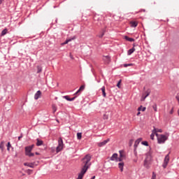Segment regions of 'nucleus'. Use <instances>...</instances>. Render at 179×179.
<instances>
[{
    "label": "nucleus",
    "mask_w": 179,
    "mask_h": 179,
    "mask_svg": "<svg viewBox=\"0 0 179 179\" xmlns=\"http://www.w3.org/2000/svg\"><path fill=\"white\" fill-rule=\"evenodd\" d=\"M145 159L144 160L143 166L145 169H150V164L152 162V152L149 151L145 154Z\"/></svg>",
    "instance_id": "obj_1"
},
{
    "label": "nucleus",
    "mask_w": 179,
    "mask_h": 179,
    "mask_svg": "<svg viewBox=\"0 0 179 179\" xmlns=\"http://www.w3.org/2000/svg\"><path fill=\"white\" fill-rule=\"evenodd\" d=\"M90 160H92V156L90 155H86L85 157L82 159V162L84 166L87 167H90V166L92 165Z\"/></svg>",
    "instance_id": "obj_2"
},
{
    "label": "nucleus",
    "mask_w": 179,
    "mask_h": 179,
    "mask_svg": "<svg viewBox=\"0 0 179 179\" xmlns=\"http://www.w3.org/2000/svg\"><path fill=\"white\" fill-rule=\"evenodd\" d=\"M167 139H169V134H160L159 136H157V143L159 144L165 143Z\"/></svg>",
    "instance_id": "obj_3"
},
{
    "label": "nucleus",
    "mask_w": 179,
    "mask_h": 179,
    "mask_svg": "<svg viewBox=\"0 0 179 179\" xmlns=\"http://www.w3.org/2000/svg\"><path fill=\"white\" fill-rule=\"evenodd\" d=\"M62 149H64V141L62 140V138H59L58 146L56 148L57 153H59Z\"/></svg>",
    "instance_id": "obj_4"
},
{
    "label": "nucleus",
    "mask_w": 179,
    "mask_h": 179,
    "mask_svg": "<svg viewBox=\"0 0 179 179\" xmlns=\"http://www.w3.org/2000/svg\"><path fill=\"white\" fill-rule=\"evenodd\" d=\"M169 162H170V156L168 155H166L165 156L164 160V163L162 164V167L164 169H166L167 167V164H169Z\"/></svg>",
    "instance_id": "obj_5"
},
{
    "label": "nucleus",
    "mask_w": 179,
    "mask_h": 179,
    "mask_svg": "<svg viewBox=\"0 0 179 179\" xmlns=\"http://www.w3.org/2000/svg\"><path fill=\"white\" fill-rule=\"evenodd\" d=\"M33 148H34V145L25 147V155L31 152V150H33Z\"/></svg>",
    "instance_id": "obj_6"
},
{
    "label": "nucleus",
    "mask_w": 179,
    "mask_h": 179,
    "mask_svg": "<svg viewBox=\"0 0 179 179\" xmlns=\"http://www.w3.org/2000/svg\"><path fill=\"white\" fill-rule=\"evenodd\" d=\"M103 61H104L105 64H110L111 62V57L108 55L103 56Z\"/></svg>",
    "instance_id": "obj_7"
},
{
    "label": "nucleus",
    "mask_w": 179,
    "mask_h": 179,
    "mask_svg": "<svg viewBox=\"0 0 179 179\" xmlns=\"http://www.w3.org/2000/svg\"><path fill=\"white\" fill-rule=\"evenodd\" d=\"M142 140H143L142 138H139L135 141L134 145V149H138V146L139 143H141V142H142Z\"/></svg>",
    "instance_id": "obj_8"
},
{
    "label": "nucleus",
    "mask_w": 179,
    "mask_h": 179,
    "mask_svg": "<svg viewBox=\"0 0 179 179\" xmlns=\"http://www.w3.org/2000/svg\"><path fill=\"white\" fill-rule=\"evenodd\" d=\"M108 142H110V138H108L101 143H99L98 146H99V148H102V146H105V145H107V143H108Z\"/></svg>",
    "instance_id": "obj_9"
},
{
    "label": "nucleus",
    "mask_w": 179,
    "mask_h": 179,
    "mask_svg": "<svg viewBox=\"0 0 179 179\" xmlns=\"http://www.w3.org/2000/svg\"><path fill=\"white\" fill-rule=\"evenodd\" d=\"M150 89H148L147 91L145 92V93L143 95V100H145L146 97H148V96H150Z\"/></svg>",
    "instance_id": "obj_10"
},
{
    "label": "nucleus",
    "mask_w": 179,
    "mask_h": 179,
    "mask_svg": "<svg viewBox=\"0 0 179 179\" xmlns=\"http://www.w3.org/2000/svg\"><path fill=\"white\" fill-rule=\"evenodd\" d=\"M88 169H89V166H86L83 165L80 173L85 176V174L86 173V171H87Z\"/></svg>",
    "instance_id": "obj_11"
},
{
    "label": "nucleus",
    "mask_w": 179,
    "mask_h": 179,
    "mask_svg": "<svg viewBox=\"0 0 179 179\" xmlns=\"http://www.w3.org/2000/svg\"><path fill=\"white\" fill-rule=\"evenodd\" d=\"M41 97V91L38 90L36 92V93L34 94V99L38 100Z\"/></svg>",
    "instance_id": "obj_12"
},
{
    "label": "nucleus",
    "mask_w": 179,
    "mask_h": 179,
    "mask_svg": "<svg viewBox=\"0 0 179 179\" xmlns=\"http://www.w3.org/2000/svg\"><path fill=\"white\" fill-rule=\"evenodd\" d=\"M104 34H106V28H103L101 29L99 34L98 35V37L99 38H103V37L104 36Z\"/></svg>",
    "instance_id": "obj_13"
},
{
    "label": "nucleus",
    "mask_w": 179,
    "mask_h": 179,
    "mask_svg": "<svg viewBox=\"0 0 179 179\" xmlns=\"http://www.w3.org/2000/svg\"><path fill=\"white\" fill-rule=\"evenodd\" d=\"M94 22H96V24H97V26H101V24H103V21H101V20H99V18L97 19V17H94Z\"/></svg>",
    "instance_id": "obj_14"
},
{
    "label": "nucleus",
    "mask_w": 179,
    "mask_h": 179,
    "mask_svg": "<svg viewBox=\"0 0 179 179\" xmlns=\"http://www.w3.org/2000/svg\"><path fill=\"white\" fill-rule=\"evenodd\" d=\"M44 141L41 140L40 138L36 139V146H43Z\"/></svg>",
    "instance_id": "obj_15"
},
{
    "label": "nucleus",
    "mask_w": 179,
    "mask_h": 179,
    "mask_svg": "<svg viewBox=\"0 0 179 179\" xmlns=\"http://www.w3.org/2000/svg\"><path fill=\"white\" fill-rule=\"evenodd\" d=\"M118 157V154L117 153H114L110 158V160H111V162H114L117 159V158Z\"/></svg>",
    "instance_id": "obj_16"
},
{
    "label": "nucleus",
    "mask_w": 179,
    "mask_h": 179,
    "mask_svg": "<svg viewBox=\"0 0 179 179\" xmlns=\"http://www.w3.org/2000/svg\"><path fill=\"white\" fill-rule=\"evenodd\" d=\"M24 166L30 167L31 169H34V164H33V163L25 162V163H24Z\"/></svg>",
    "instance_id": "obj_17"
},
{
    "label": "nucleus",
    "mask_w": 179,
    "mask_h": 179,
    "mask_svg": "<svg viewBox=\"0 0 179 179\" xmlns=\"http://www.w3.org/2000/svg\"><path fill=\"white\" fill-rule=\"evenodd\" d=\"M118 167H119L120 171L122 173V171H124V162H120L118 164Z\"/></svg>",
    "instance_id": "obj_18"
},
{
    "label": "nucleus",
    "mask_w": 179,
    "mask_h": 179,
    "mask_svg": "<svg viewBox=\"0 0 179 179\" xmlns=\"http://www.w3.org/2000/svg\"><path fill=\"white\" fill-rule=\"evenodd\" d=\"M130 24H131V27H136L138 26V22L131 21Z\"/></svg>",
    "instance_id": "obj_19"
},
{
    "label": "nucleus",
    "mask_w": 179,
    "mask_h": 179,
    "mask_svg": "<svg viewBox=\"0 0 179 179\" xmlns=\"http://www.w3.org/2000/svg\"><path fill=\"white\" fill-rule=\"evenodd\" d=\"M124 38L127 41H129L130 43H132V42L135 41V39L134 38H130V37L127 36L124 37Z\"/></svg>",
    "instance_id": "obj_20"
},
{
    "label": "nucleus",
    "mask_w": 179,
    "mask_h": 179,
    "mask_svg": "<svg viewBox=\"0 0 179 179\" xmlns=\"http://www.w3.org/2000/svg\"><path fill=\"white\" fill-rule=\"evenodd\" d=\"M134 52H135V48H132L129 49L127 52V55H131L134 54Z\"/></svg>",
    "instance_id": "obj_21"
},
{
    "label": "nucleus",
    "mask_w": 179,
    "mask_h": 179,
    "mask_svg": "<svg viewBox=\"0 0 179 179\" xmlns=\"http://www.w3.org/2000/svg\"><path fill=\"white\" fill-rule=\"evenodd\" d=\"M101 90L102 92V96L103 97H106V87L105 86H103L101 88Z\"/></svg>",
    "instance_id": "obj_22"
},
{
    "label": "nucleus",
    "mask_w": 179,
    "mask_h": 179,
    "mask_svg": "<svg viewBox=\"0 0 179 179\" xmlns=\"http://www.w3.org/2000/svg\"><path fill=\"white\" fill-rule=\"evenodd\" d=\"M37 72L36 73H41L43 72V67L41 66H37Z\"/></svg>",
    "instance_id": "obj_23"
},
{
    "label": "nucleus",
    "mask_w": 179,
    "mask_h": 179,
    "mask_svg": "<svg viewBox=\"0 0 179 179\" xmlns=\"http://www.w3.org/2000/svg\"><path fill=\"white\" fill-rule=\"evenodd\" d=\"M52 108L53 114H55V113H57V106L55 104H52Z\"/></svg>",
    "instance_id": "obj_24"
},
{
    "label": "nucleus",
    "mask_w": 179,
    "mask_h": 179,
    "mask_svg": "<svg viewBox=\"0 0 179 179\" xmlns=\"http://www.w3.org/2000/svg\"><path fill=\"white\" fill-rule=\"evenodd\" d=\"M152 134L156 135V136H159V134H157V129H156V127H154V129L152 131Z\"/></svg>",
    "instance_id": "obj_25"
},
{
    "label": "nucleus",
    "mask_w": 179,
    "mask_h": 179,
    "mask_svg": "<svg viewBox=\"0 0 179 179\" xmlns=\"http://www.w3.org/2000/svg\"><path fill=\"white\" fill-rule=\"evenodd\" d=\"M119 153H120V157H121V159H122V157H125V155H124V150H120Z\"/></svg>",
    "instance_id": "obj_26"
},
{
    "label": "nucleus",
    "mask_w": 179,
    "mask_h": 179,
    "mask_svg": "<svg viewBox=\"0 0 179 179\" xmlns=\"http://www.w3.org/2000/svg\"><path fill=\"white\" fill-rule=\"evenodd\" d=\"M7 33H8V29H4L1 31V36H5Z\"/></svg>",
    "instance_id": "obj_27"
},
{
    "label": "nucleus",
    "mask_w": 179,
    "mask_h": 179,
    "mask_svg": "<svg viewBox=\"0 0 179 179\" xmlns=\"http://www.w3.org/2000/svg\"><path fill=\"white\" fill-rule=\"evenodd\" d=\"M146 110V107H143L142 106H141L140 107H138V111H145Z\"/></svg>",
    "instance_id": "obj_28"
},
{
    "label": "nucleus",
    "mask_w": 179,
    "mask_h": 179,
    "mask_svg": "<svg viewBox=\"0 0 179 179\" xmlns=\"http://www.w3.org/2000/svg\"><path fill=\"white\" fill-rule=\"evenodd\" d=\"M124 68H128V66H134V64L130 63V64H123Z\"/></svg>",
    "instance_id": "obj_29"
},
{
    "label": "nucleus",
    "mask_w": 179,
    "mask_h": 179,
    "mask_svg": "<svg viewBox=\"0 0 179 179\" xmlns=\"http://www.w3.org/2000/svg\"><path fill=\"white\" fill-rule=\"evenodd\" d=\"M4 142L3 141H1V143H0V149L3 151V149L5 148V145H3Z\"/></svg>",
    "instance_id": "obj_30"
},
{
    "label": "nucleus",
    "mask_w": 179,
    "mask_h": 179,
    "mask_svg": "<svg viewBox=\"0 0 179 179\" xmlns=\"http://www.w3.org/2000/svg\"><path fill=\"white\" fill-rule=\"evenodd\" d=\"M134 155L135 157H138L137 148H134Z\"/></svg>",
    "instance_id": "obj_31"
},
{
    "label": "nucleus",
    "mask_w": 179,
    "mask_h": 179,
    "mask_svg": "<svg viewBox=\"0 0 179 179\" xmlns=\"http://www.w3.org/2000/svg\"><path fill=\"white\" fill-rule=\"evenodd\" d=\"M77 138L78 140L82 139V133H77Z\"/></svg>",
    "instance_id": "obj_32"
},
{
    "label": "nucleus",
    "mask_w": 179,
    "mask_h": 179,
    "mask_svg": "<svg viewBox=\"0 0 179 179\" xmlns=\"http://www.w3.org/2000/svg\"><path fill=\"white\" fill-rule=\"evenodd\" d=\"M134 145V139H130L129 141V146L131 148Z\"/></svg>",
    "instance_id": "obj_33"
},
{
    "label": "nucleus",
    "mask_w": 179,
    "mask_h": 179,
    "mask_svg": "<svg viewBox=\"0 0 179 179\" xmlns=\"http://www.w3.org/2000/svg\"><path fill=\"white\" fill-rule=\"evenodd\" d=\"M141 145H143L144 146H149V143H148V141H142Z\"/></svg>",
    "instance_id": "obj_34"
},
{
    "label": "nucleus",
    "mask_w": 179,
    "mask_h": 179,
    "mask_svg": "<svg viewBox=\"0 0 179 179\" xmlns=\"http://www.w3.org/2000/svg\"><path fill=\"white\" fill-rule=\"evenodd\" d=\"M63 98L67 100V101H71V98L68 95L64 96Z\"/></svg>",
    "instance_id": "obj_35"
},
{
    "label": "nucleus",
    "mask_w": 179,
    "mask_h": 179,
    "mask_svg": "<svg viewBox=\"0 0 179 179\" xmlns=\"http://www.w3.org/2000/svg\"><path fill=\"white\" fill-rule=\"evenodd\" d=\"M26 156H29V157H33L34 156V153L29 152L28 154L25 155Z\"/></svg>",
    "instance_id": "obj_36"
},
{
    "label": "nucleus",
    "mask_w": 179,
    "mask_h": 179,
    "mask_svg": "<svg viewBox=\"0 0 179 179\" xmlns=\"http://www.w3.org/2000/svg\"><path fill=\"white\" fill-rule=\"evenodd\" d=\"M10 146H12V145H10V142H8L7 144V150H10Z\"/></svg>",
    "instance_id": "obj_37"
},
{
    "label": "nucleus",
    "mask_w": 179,
    "mask_h": 179,
    "mask_svg": "<svg viewBox=\"0 0 179 179\" xmlns=\"http://www.w3.org/2000/svg\"><path fill=\"white\" fill-rule=\"evenodd\" d=\"M122 80H120L118 81L117 84V87H118L119 89L121 88V86H120V85H121V82H122Z\"/></svg>",
    "instance_id": "obj_38"
},
{
    "label": "nucleus",
    "mask_w": 179,
    "mask_h": 179,
    "mask_svg": "<svg viewBox=\"0 0 179 179\" xmlns=\"http://www.w3.org/2000/svg\"><path fill=\"white\" fill-rule=\"evenodd\" d=\"M152 108H153L154 111H157V104H154L152 106Z\"/></svg>",
    "instance_id": "obj_39"
},
{
    "label": "nucleus",
    "mask_w": 179,
    "mask_h": 179,
    "mask_svg": "<svg viewBox=\"0 0 179 179\" xmlns=\"http://www.w3.org/2000/svg\"><path fill=\"white\" fill-rule=\"evenodd\" d=\"M83 174H82V173H79L78 174V178L77 179H83Z\"/></svg>",
    "instance_id": "obj_40"
},
{
    "label": "nucleus",
    "mask_w": 179,
    "mask_h": 179,
    "mask_svg": "<svg viewBox=\"0 0 179 179\" xmlns=\"http://www.w3.org/2000/svg\"><path fill=\"white\" fill-rule=\"evenodd\" d=\"M138 157H135V158L133 159L134 163H138Z\"/></svg>",
    "instance_id": "obj_41"
},
{
    "label": "nucleus",
    "mask_w": 179,
    "mask_h": 179,
    "mask_svg": "<svg viewBox=\"0 0 179 179\" xmlns=\"http://www.w3.org/2000/svg\"><path fill=\"white\" fill-rule=\"evenodd\" d=\"M79 89L81 92H83L85 90V85H81Z\"/></svg>",
    "instance_id": "obj_42"
},
{
    "label": "nucleus",
    "mask_w": 179,
    "mask_h": 179,
    "mask_svg": "<svg viewBox=\"0 0 179 179\" xmlns=\"http://www.w3.org/2000/svg\"><path fill=\"white\" fill-rule=\"evenodd\" d=\"M115 162H122V158H121L120 157H117V158H116Z\"/></svg>",
    "instance_id": "obj_43"
},
{
    "label": "nucleus",
    "mask_w": 179,
    "mask_h": 179,
    "mask_svg": "<svg viewBox=\"0 0 179 179\" xmlns=\"http://www.w3.org/2000/svg\"><path fill=\"white\" fill-rule=\"evenodd\" d=\"M155 135L154 134H151L150 135V139H152V141H153L155 139Z\"/></svg>",
    "instance_id": "obj_44"
},
{
    "label": "nucleus",
    "mask_w": 179,
    "mask_h": 179,
    "mask_svg": "<svg viewBox=\"0 0 179 179\" xmlns=\"http://www.w3.org/2000/svg\"><path fill=\"white\" fill-rule=\"evenodd\" d=\"M151 179H156V173H155V172L152 173V176Z\"/></svg>",
    "instance_id": "obj_45"
},
{
    "label": "nucleus",
    "mask_w": 179,
    "mask_h": 179,
    "mask_svg": "<svg viewBox=\"0 0 179 179\" xmlns=\"http://www.w3.org/2000/svg\"><path fill=\"white\" fill-rule=\"evenodd\" d=\"M69 41H71V39L66 40L63 44H68L69 43Z\"/></svg>",
    "instance_id": "obj_46"
},
{
    "label": "nucleus",
    "mask_w": 179,
    "mask_h": 179,
    "mask_svg": "<svg viewBox=\"0 0 179 179\" xmlns=\"http://www.w3.org/2000/svg\"><path fill=\"white\" fill-rule=\"evenodd\" d=\"M76 99V96H73V98H70V101H73Z\"/></svg>",
    "instance_id": "obj_47"
},
{
    "label": "nucleus",
    "mask_w": 179,
    "mask_h": 179,
    "mask_svg": "<svg viewBox=\"0 0 179 179\" xmlns=\"http://www.w3.org/2000/svg\"><path fill=\"white\" fill-rule=\"evenodd\" d=\"M176 100H178V103H179V94H178L176 96Z\"/></svg>",
    "instance_id": "obj_48"
},
{
    "label": "nucleus",
    "mask_w": 179,
    "mask_h": 179,
    "mask_svg": "<svg viewBox=\"0 0 179 179\" xmlns=\"http://www.w3.org/2000/svg\"><path fill=\"white\" fill-rule=\"evenodd\" d=\"M157 132H160V133H162V132H163V130H162V129H157Z\"/></svg>",
    "instance_id": "obj_49"
},
{
    "label": "nucleus",
    "mask_w": 179,
    "mask_h": 179,
    "mask_svg": "<svg viewBox=\"0 0 179 179\" xmlns=\"http://www.w3.org/2000/svg\"><path fill=\"white\" fill-rule=\"evenodd\" d=\"M22 138H23V135L21 134V136H20L18 137V141H20V139H22Z\"/></svg>",
    "instance_id": "obj_50"
},
{
    "label": "nucleus",
    "mask_w": 179,
    "mask_h": 179,
    "mask_svg": "<svg viewBox=\"0 0 179 179\" xmlns=\"http://www.w3.org/2000/svg\"><path fill=\"white\" fill-rule=\"evenodd\" d=\"M174 112L173 109L172 108L170 112H169V114H173V113Z\"/></svg>",
    "instance_id": "obj_51"
},
{
    "label": "nucleus",
    "mask_w": 179,
    "mask_h": 179,
    "mask_svg": "<svg viewBox=\"0 0 179 179\" xmlns=\"http://www.w3.org/2000/svg\"><path fill=\"white\" fill-rule=\"evenodd\" d=\"M5 0H0V5L2 4V2H3Z\"/></svg>",
    "instance_id": "obj_52"
},
{
    "label": "nucleus",
    "mask_w": 179,
    "mask_h": 179,
    "mask_svg": "<svg viewBox=\"0 0 179 179\" xmlns=\"http://www.w3.org/2000/svg\"><path fill=\"white\" fill-rule=\"evenodd\" d=\"M80 92H82L80 89H78V90H77V93H80Z\"/></svg>",
    "instance_id": "obj_53"
},
{
    "label": "nucleus",
    "mask_w": 179,
    "mask_h": 179,
    "mask_svg": "<svg viewBox=\"0 0 179 179\" xmlns=\"http://www.w3.org/2000/svg\"><path fill=\"white\" fill-rule=\"evenodd\" d=\"M79 92H78V91L74 94V96L76 94H78Z\"/></svg>",
    "instance_id": "obj_54"
},
{
    "label": "nucleus",
    "mask_w": 179,
    "mask_h": 179,
    "mask_svg": "<svg viewBox=\"0 0 179 179\" xmlns=\"http://www.w3.org/2000/svg\"><path fill=\"white\" fill-rule=\"evenodd\" d=\"M94 178H96V176H92V177L91 178V179H94Z\"/></svg>",
    "instance_id": "obj_55"
},
{
    "label": "nucleus",
    "mask_w": 179,
    "mask_h": 179,
    "mask_svg": "<svg viewBox=\"0 0 179 179\" xmlns=\"http://www.w3.org/2000/svg\"><path fill=\"white\" fill-rule=\"evenodd\" d=\"M140 114H141V112H138V113L136 114V115H140Z\"/></svg>",
    "instance_id": "obj_56"
},
{
    "label": "nucleus",
    "mask_w": 179,
    "mask_h": 179,
    "mask_svg": "<svg viewBox=\"0 0 179 179\" xmlns=\"http://www.w3.org/2000/svg\"><path fill=\"white\" fill-rule=\"evenodd\" d=\"M134 47H135V44H133V48H134Z\"/></svg>",
    "instance_id": "obj_57"
},
{
    "label": "nucleus",
    "mask_w": 179,
    "mask_h": 179,
    "mask_svg": "<svg viewBox=\"0 0 179 179\" xmlns=\"http://www.w3.org/2000/svg\"><path fill=\"white\" fill-rule=\"evenodd\" d=\"M36 155H38V152H36Z\"/></svg>",
    "instance_id": "obj_58"
}]
</instances>
